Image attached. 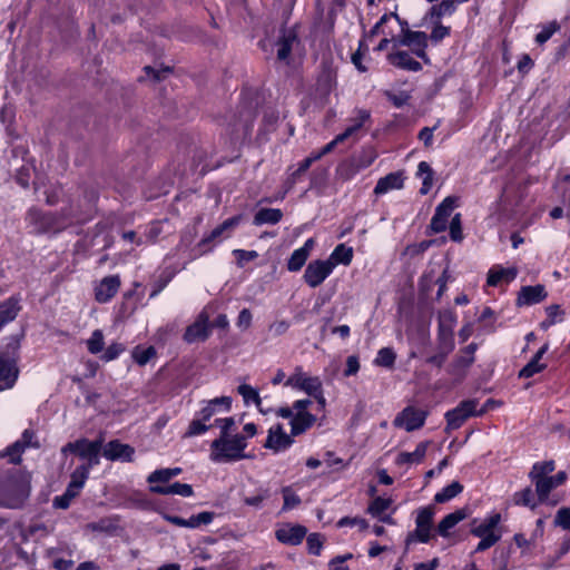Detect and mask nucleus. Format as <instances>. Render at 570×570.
<instances>
[{"label":"nucleus","mask_w":570,"mask_h":570,"mask_svg":"<svg viewBox=\"0 0 570 570\" xmlns=\"http://www.w3.org/2000/svg\"><path fill=\"white\" fill-rule=\"evenodd\" d=\"M456 324V315L450 309L439 314V341L443 344L445 352L450 353L454 347L453 328Z\"/></svg>","instance_id":"obj_14"},{"label":"nucleus","mask_w":570,"mask_h":570,"mask_svg":"<svg viewBox=\"0 0 570 570\" xmlns=\"http://www.w3.org/2000/svg\"><path fill=\"white\" fill-rule=\"evenodd\" d=\"M432 538V528L421 524H415L414 531L410 532L406 537L405 544L410 547L415 542L426 543Z\"/></svg>","instance_id":"obj_43"},{"label":"nucleus","mask_w":570,"mask_h":570,"mask_svg":"<svg viewBox=\"0 0 570 570\" xmlns=\"http://www.w3.org/2000/svg\"><path fill=\"white\" fill-rule=\"evenodd\" d=\"M547 291L543 285L524 286L520 289L517 298L519 306H530L542 302L547 297Z\"/></svg>","instance_id":"obj_25"},{"label":"nucleus","mask_w":570,"mask_h":570,"mask_svg":"<svg viewBox=\"0 0 570 570\" xmlns=\"http://www.w3.org/2000/svg\"><path fill=\"white\" fill-rule=\"evenodd\" d=\"M396 355L390 347H383L377 352L374 363L379 366L391 367L395 362Z\"/></svg>","instance_id":"obj_52"},{"label":"nucleus","mask_w":570,"mask_h":570,"mask_svg":"<svg viewBox=\"0 0 570 570\" xmlns=\"http://www.w3.org/2000/svg\"><path fill=\"white\" fill-rule=\"evenodd\" d=\"M101 450V442L100 441H89L86 439L78 440L73 443H68L63 448V452L70 451L82 459H86L90 462V464L98 463V454Z\"/></svg>","instance_id":"obj_16"},{"label":"nucleus","mask_w":570,"mask_h":570,"mask_svg":"<svg viewBox=\"0 0 570 570\" xmlns=\"http://www.w3.org/2000/svg\"><path fill=\"white\" fill-rule=\"evenodd\" d=\"M312 404L313 401L311 399H302L294 401L291 406L277 410L276 414L278 416L289 420L291 434L293 436L306 432L316 422V416L309 411Z\"/></svg>","instance_id":"obj_6"},{"label":"nucleus","mask_w":570,"mask_h":570,"mask_svg":"<svg viewBox=\"0 0 570 570\" xmlns=\"http://www.w3.org/2000/svg\"><path fill=\"white\" fill-rule=\"evenodd\" d=\"M560 29V26L557 21L549 22L542 26L541 31L535 36V42L539 45H543L547 42L553 33H556Z\"/></svg>","instance_id":"obj_55"},{"label":"nucleus","mask_w":570,"mask_h":570,"mask_svg":"<svg viewBox=\"0 0 570 570\" xmlns=\"http://www.w3.org/2000/svg\"><path fill=\"white\" fill-rule=\"evenodd\" d=\"M502 517L499 512H491L481 519L471 521L470 533L480 539L474 552H481L493 547L502 538Z\"/></svg>","instance_id":"obj_4"},{"label":"nucleus","mask_w":570,"mask_h":570,"mask_svg":"<svg viewBox=\"0 0 570 570\" xmlns=\"http://www.w3.org/2000/svg\"><path fill=\"white\" fill-rule=\"evenodd\" d=\"M215 425L219 428L220 435L219 436H234L233 433L235 428V420L234 417H223L215 420Z\"/></svg>","instance_id":"obj_60"},{"label":"nucleus","mask_w":570,"mask_h":570,"mask_svg":"<svg viewBox=\"0 0 570 570\" xmlns=\"http://www.w3.org/2000/svg\"><path fill=\"white\" fill-rule=\"evenodd\" d=\"M456 202V197L449 196L436 207L430 225L434 233H441L446 229L449 217L458 205Z\"/></svg>","instance_id":"obj_17"},{"label":"nucleus","mask_w":570,"mask_h":570,"mask_svg":"<svg viewBox=\"0 0 570 570\" xmlns=\"http://www.w3.org/2000/svg\"><path fill=\"white\" fill-rule=\"evenodd\" d=\"M433 24L429 39L434 43L442 41L450 36L451 28L441 23V21H430Z\"/></svg>","instance_id":"obj_53"},{"label":"nucleus","mask_w":570,"mask_h":570,"mask_svg":"<svg viewBox=\"0 0 570 570\" xmlns=\"http://www.w3.org/2000/svg\"><path fill=\"white\" fill-rule=\"evenodd\" d=\"M89 475L88 466H79L71 474L70 483L62 495L56 497L53 505L59 509H67L71 501L80 493Z\"/></svg>","instance_id":"obj_7"},{"label":"nucleus","mask_w":570,"mask_h":570,"mask_svg":"<svg viewBox=\"0 0 570 570\" xmlns=\"http://www.w3.org/2000/svg\"><path fill=\"white\" fill-rule=\"evenodd\" d=\"M292 434H287L282 426L277 423L268 429V434L264 443V448L272 450L275 453L287 450L293 444Z\"/></svg>","instance_id":"obj_15"},{"label":"nucleus","mask_w":570,"mask_h":570,"mask_svg":"<svg viewBox=\"0 0 570 570\" xmlns=\"http://www.w3.org/2000/svg\"><path fill=\"white\" fill-rule=\"evenodd\" d=\"M554 470L556 463L553 460L539 461L532 465L528 475L535 488L541 504L550 508L558 505L563 500V494L558 488L568 480L566 471H559L551 475Z\"/></svg>","instance_id":"obj_1"},{"label":"nucleus","mask_w":570,"mask_h":570,"mask_svg":"<svg viewBox=\"0 0 570 570\" xmlns=\"http://www.w3.org/2000/svg\"><path fill=\"white\" fill-rule=\"evenodd\" d=\"M26 220L28 227L32 233H51L58 232L63 228V224L59 223L58 218L50 213H42L39 209H30L27 214Z\"/></svg>","instance_id":"obj_8"},{"label":"nucleus","mask_w":570,"mask_h":570,"mask_svg":"<svg viewBox=\"0 0 570 570\" xmlns=\"http://www.w3.org/2000/svg\"><path fill=\"white\" fill-rule=\"evenodd\" d=\"M389 61L395 67L410 71H419L422 68L421 63L414 60L406 51L390 53Z\"/></svg>","instance_id":"obj_36"},{"label":"nucleus","mask_w":570,"mask_h":570,"mask_svg":"<svg viewBox=\"0 0 570 570\" xmlns=\"http://www.w3.org/2000/svg\"><path fill=\"white\" fill-rule=\"evenodd\" d=\"M181 473L180 468H165V469H158L151 472L148 478L147 482L151 485H165V483L169 482L175 476L179 475Z\"/></svg>","instance_id":"obj_38"},{"label":"nucleus","mask_w":570,"mask_h":570,"mask_svg":"<svg viewBox=\"0 0 570 570\" xmlns=\"http://www.w3.org/2000/svg\"><path fill=\"white\" fill-rule=\"evenodd\" d=\"M428 445L429 442H421L413 452L399 453L395 463L400 466L421 463L426 454Z\"/></svg>","instance_id":"obj_35"},{"label":"nucleus","mask_w":570,"mask_h":570,"mask_svg":"<svg viewBox=\"0 0 570 570\" xmlns=\"http://www.w3.org/2000/svg\"><path fill=\"white\" fill-rule=\"evenodd\" d=\"M392 504V499L390 498H375L367 511L370 514H372L373 517H381Z\"/></svg>","instance_id":"obj_51"},{"label":"nucleus","mask_w":570,"mask_h":570,"mask_svg":"<svg viewBox=\"0 0 570 570\" xmlns=\"http://www.w3.org/2000/svg\"><path fill=\"white\" fill-rule=\"evenodd\" d=\"M284 510L296 508L301 503L299 497L289 488L283 489Z\"/></svg>","instance_id":"obj_62"},{"label":"nucleus","mask_w":570,"mask_h":570,"mask_svg":"<svg viewBox=\"0 0 570 570\" xmlns=\"http://www.w3.org/2000/svg\"><path fill=\"white\" fill-rule=\"evenodd\" d=\"M417 176L422 179V187L420 193L426 195L433 185V171L430 165L425 161H421L417 166Z\"/></svg>","instance_id":"obj_45"},{"label":"nucleus","mask_w":570,"mask_h":570,"mask_svg":"<svg viewBox=\"0 0 570 570\" xmlns=\"http://www.w3.org/2000/svg\"><path fill=\"white\" fill-rule=\"evenodd\" d=\"M150 492L161 495L176 494L184 498H189L194 494L191 485L187 483L175 482L169 485H151L149 487Z\"/></svg>","instance_id":"obj_33"},{"label":"nucleus","mask_w":570,"mask_h":570,"mask_svg":"<svg viewBox=\"0 0 570 570\" xmlns=\"http://www.w3.org/2000/svg\"><path fill=\"white\" fill-rule=\"evenodd\" d=\"M335 72L331 68H326L318 77L317 89L322 91L323 95H327L335 86Z\"/></svg>","instance_id":"obj_49"},{"label":"nucleus","mask_w":570,"mask_h":570,"mask_svg":"<svg viewBox=\"0 0 570 570\" xmlns=\"http://www.w3.org/2000/svg\"><path fill=\"white\" fill-rule=\"evenodd\" d=\"M484 411L485 409L478 411L476 402L473 400L463 401L455 409L446 412L448 428L459 429L468 417L482 414Z\"/></svg>","instance_id":"obj_13"},{"label":"nucleus","mask_w":570,"mask_h":570,"mask_svg":"<svg viewBox=\"0 0 570 570\" xmlns=\"http://www.w3.org/2000/svg\"><path fill=\"white\" fill-rule=\"evenodd\" d=\"M206 422L207 421L203 420L198 413L197 416L190 422L187 435L194 436L205 433L210 428V425H207Z\"/></svg>","instance_id":"obj_58"},{"label":"nucleus","mask_w":570,"mask_h":570,"mask_svg":"<svg viewBox=\"0 0 570 570\" xmlns=\"http://www.w3.org/2000/svg\"><path fill=\"white\" fill-rule=\"evenodd\" d=\"M134 449L118 441L109 442L104 449V456L109 460L131 461Z\"/></svg>","instance_id":"obj_31"},{"label":"nucleus","mask_w":570,"mask_h":570,"mask_svg":"<svg viewBox=\"0 0 570 570\" xmlns=\"http://www.w3.org/2000/svg\"><path fill=\"white\" fill-rule=\"evenodd\" d=\"M31 435L26 431L22 435V441H17L11 446H9L3 453L2 456H7L9 462L16 463L20 459V454L23 450V446L30 443Z\"/></svg>","instance_id":"obj_44"},{"label":"nucleus","mask_w":570,"mask_h":570,"mask_svg":"<svg viewBox=\"0 0 570 570\" xmlns=\"http://www.w3.org/2000/svg\"><path fill=\"white\" fill-rule=\"evenodd\" d=\"M330 147H331V146H330V145H327V146L323 149V151H322L321 154H316V155H314V156H309V157L305 158V159L301 163L299 167H298V168H297V169L292 174V178H291V179L288 180V183H287V187H286L285 193H286V191H288V190L293 187V185L295 184L296 177H297V176H299L301 174H303L305 170H307V169H308V167L312 165V163H313V161H315L316 159H318L323 154H326L327 151H330Z\"/></svg>","instance_id":"obj_48"},{"label":"nucleus","mask_w":570,"mask_h":570,"mask_svg":"<svg viewBox=\"0 0 570 570\" xmlns=\"http://www.w3.org/2000/svg\"><path fill=\"white\" fill-rule=\"evenodd\" d=\"M404 184V176L402 173H391L386 175L385 177H382L379 179L375 188L374 194L375 195H384L391 190H397L403 188Z\"/></svg>","instance_id":"obj_30"},{"label":"nucleus","mask_w":570,"mask_h":570,"mask_svg":"<svg viewBox=\"0 0 570 570\" xmlns=\"http://www.w3.org/2000/svg\"><path fill=\"white\" fill-rule=\"evenodd\" d=\"M286 386L294 390L306 393L308 396H313L323 386L322 381L318 376H313L303 371L301 366H297L294 372L288 376L285 382Z\"/></svg>","instance_id":"obj_9"},{"label":"nucleus","mask_w":570,"mask_h":570,"mask_svg":"<svg viewBox=\"0 0 570 570\" xmlns=\"http://www.w3.org/2000/svg\"><path fill=\"white\" fill-rule=\"evenodd\" d=\"M155 354H156V351L153 346H149L146 348L137 346L132 351V357L136 361V363H138L139 365L147 364L151 360V357L155 356Z\"/></svg>","instance_id":"obj_54"},{"label":"nucleus","mask_w":570,"mask_h":570,"mask_svg":"<svg viewBox=\"0 0 570 570\" xmlns=\"http://www.w3.org/2000/svg\"><path fill=\"white\" fill-rule=\"evenodd\" d=\"M237 392L239 393V395H242L244 403L246 405L253 403L262 413L264 412L262 409V399L259 396L258 391L255 387L248 384H240L237 387Z\"/></svg>","instance_id":"obj_42"},{"label":"nucleus","mask_w":570,"mask_h":570,"mask_svg":"<svg viewBox=\"0 0 570 570\" xmlns=\"http://www.w3.org/2000/svg\"><path fill=\"white\" fill-rule=\"evenodd\" d=\"M512 501L515 505L525 507L532 511L542 505L535 489L532 490L530 487L517 491L512 497Z\"/></svg>","instance_id":"obj_34"},{"label":"nucleus","mask_w":570,"mask_h":570,"mask_svg":"<svg viewBox=\"0 0 570 570\" xmlns=\"http://www.w3.org/2000/svg\"><path fill=\"white\" fill-rule=\"evenodd\" d=\"M215 514L209 511L200 512L196 515H191L188 519H183L176 515L164 514V519L175 525L196 529L202 525H207L213 522Z\"/></svg>","instance_id":"obj_21"},{"label":"nucleus","mask_w":570,"mask_h":570,"mask_svg":"<svg viewBox=\"0 0 570 570\" xmlns=\"http://www.w3.org/2000/svg\"><path fill=\"white\" fill-rule=\"evenodd\" d=\"M337 527L338 528H344V527H355L357 528L360 531H364L368 528V523L365 519L363 518H357V517H354V518H350V517H344L342 519H340L337 521Z\"/></svg>","instance_id":"obj_57"},{"label":"nucleus","mask_w":570,"mask_h":570,"mask_svg":"<svg viewBox=\"0 0 570 570\" xmlns=\"http://www.w3.org/2000/svg\"><path fill=\"white\" fill-rule=\"evenodd\" d=\"M434 510L431 507L421 508L416 512L415 524L433 525Z\"/></svg>","instance_id":"obj_56"},{"label":"nucleus","mask_w":570,"mask_h":570,"mask_svg":"<svg viewBox=\"0 0 570 570\" xmlns=\"http://www.w3.org/2000/svg\"><path fill=\"white\" fill-rule=\"evenodd\" d=\"M125 351V346L121 343L115 342L111 343L104 354L101 355V360L105 362H110L116 360L122 352Z\"/></svg>","instance_id":"obj_61"},{"label":"nucleus","mask_w":570,"mask_h":570,"mask_svg":"<svg viewBox=\"0 0 570 570\" xmlns=\"http://www.w3.org/2000/svg\"><path fill=\"white\" fill-rule=\"evenodd\" d=\"M283 217V213L281 209L276 208H263L258 210L254 217L255 225L263 224H276Z\"/></svg>","instance_id":"obj_40"},{"label":"nucleus","mask_w":570,"mask_h":570,"mask_svg":"<svg viewBox=\"0 0 570 570\" xmlns=\"http://www.w3.org/2000/svg\"><path fill=\"white\" fill-rule=\"evenodd\" d=\"M18 373L16 358L10 355L0 354V392L14 385Z\"/></svg>","instance_id":"obj_18"},{"label":"nucleus","mask_w":570,"mask_h":570,"mask_svg":"<svg viewBox=\"0 0 570 570\" xmlns=\"http://www.w3.org/2000/svg\"><path fill=\"white\" fill-rule=\"evenodd\" d=\"M455 0H443L430 8L425 13L424 20L429 21H441L443 17H450L456 11Z\"/></svg>","instance_id":"obj_32"},{"label":"nucleus","mask_w":570,"mask_h":570,"mask_svg":"<svg viewBox=\"0 0 570 570\" xmlns=\"http://www.w3.org/2000/svg\"><path fill=\"white\" fill-rule=\"evenodd\" d=\"M450 237L454 242H460L463 238L462 228H461V216L456 214L452 217L450 222Z\"/></svg>","instance_id":"obj_63"},{"label":"nucleus","mask_w":570,"mask_h":570,"mask_svg":"<svg viewBox=\"0 0 570 570\" xmlns=\"http://www.w3.org/2000/svg\"><path fill=\"white\" fill-rule=\"evenodd\" d=\"M306 535V529L298 524H285L275 531L276 539L288 546L299 544Z\"/></svg>","instance_id":"obj_23"},{"label":"nucleus","mask_w":570,"mask_h":570,"mask_svg":"<svg viewBox=\"0 0 570 570\" xmlns=\"http://www.w3.org/2000/svg\"><path fill=\"white\" fill-rule=\"evenodd\" d=\"M314 246V238H308L302 247L295 249L287 261V269L289 272H298L305 265Z\"/></svg>","instance_id":"obj_27"},{"label":"nucleus","mask_w":570,"mask_h":570,"mask_svg":"<svg viewBox=\"0 0 570 570\" xmlns=\"http://www.w3.org/2000/svg\"><path fill=\"white\" fill-rule=\"evenodd\" d=\"M428 41L429 36L425 32L413 31L403 26L397 39L399 45L411 48L412 52L425 62H429V58L426 56Z\"/></svg>","instance_id":"obj_10"},{"label":"nucleus","mask_w":570,"mask_h":570,"mask_svg":"<svg viewBox=\"0 0 570 570\" xmlns=\"http://www.w3.org/2000/svg\"><path fill=\"white\" fill-rule=\"evenodd\" d=\"M296 41V36L293 32H286L277 42V58L278 60H286L292 51V46Z\"/></svg>","instance_id":"obj_46"},{"label":"nucleus","mask_w":570,"mask_h":570,"mask_svg":"<svg viewBox=\"0 0 570 570\" xmlns=\"http://www.w3.org/2000/svg\"><path fill=\"white\" fill-rule=\"evenodd\" d=\"M30 493V475L17 471L0 480V505L4 508H19Z\"/></svg>","instance_id":"obj_3"},{"label":"nucleus","mask_w":570,"mask_h":570,"mask_svg":"<svg viewBox=\"0 0 570 570\" xmlns=\"http://www.w3.org/2000/svg\"><path fill=\"white\" fill-rule=\"evenodd\" d=\"M370 119V114L365 110L358 111L357 118L354 124L348 126L344 132L338 135L332 142H342L345 139H362L364 132V125Z\"/></svg>","instance_id":"obj_26"},{"label":"nucleus","mask_w":570,"mask_h":570,"mask_svg":"<svg viewBox=\"0 0 570 570\" xmlns=\"http://www.w3.org/2000/svg\"><path fill=\"white\" fill-rule=\"evenodd\" d=\"M232 409V397L220 396L206 402L205 406L199 411L203 420L209 421L215 414L229 412Z\"/></svg>","instance_id":"obj_28"},{"label":"nucleus","mask_w":570,"mask_h":570,"mask_svg":"<svg viewBox=\"0 0 570 570\" xmlns=\"http://www.w3.org/2000/svg\"><path fill=\"white\" fill-rule=\"evenodd\" d=\"M554 523L562 529L570 530V508L560 509L556 515Z\"/></svg>","instance_id":"obj_64"},{"label":"nucleus","mask_w":570,"mask_h":570,"mask_svg":"<svg viewBox=\"0 0 570 570\" xmlns=\"http://www.w3.org/2000/svg\"><path fill=\"white\" fill-rule=\"evenodd\" d=\"M334 271V263L326 259H315L308 263L303 278L305 283L315 288L320 286Z\"/></svg>","instance_id":"obj_12"},{"label":"nucleus","mask_w":570,"mask_h":570,"mask_svg":"<svg viewBox=\"0 0 570 570\" xmlns=\"http://www.w3.org/2000/svg\"><path fill=\"white\" fill-rule=\"evenodd\" d=\"M210 334L209 317L202 313L197 320L186 328L184 338L187 343L205 341Z\"/></svg>","instance_id":"obj_19"},{"label":"nucleus","mask_w":570,"mask_h":570,"mask_svg":"<svg viewBox=\"0 0 570 570\" xmlns=\"http://www.w3.org/2000/svg\"><path fill=\"white\" fill-rule=\"evenodd\" d=\"M21 296L12 295L0 302V332L2 328L13 322L22 309Z\"/></svg>","instance_id":"obj_20"},{"label":"nucleus","mask_w":570,"mask_h":570,"mask_svg":"<svg viewBox=\"0 0 570 570\" xmlns=\"http://www.w3.org/2000/svg\"><path fill=\"white\" fill-rule=\"evenodd\" d=\"M246 438L239 433H235L234 436H219L210 444L209 459L215 463L239 461L246 458Z\"/></svg>","instance_id":"obj_5"},{"label":"nucleus","mask_w":570,"mask_h":570,"mask_svg":"<svg viewBox=\"0 0 570 570\" xmlns=\"http://www.w3.org/2000/svg\"><path fill=\"white\" fill-rule=\"evenodd\" d=\"M518 271L515 267H503L494 265L488 273L487 284L489 286H498L503 283H510L517 277Z\"/></svg>","instance_id":"obj_29"},{"label":"nucleus","mask_w":570,"mask_h":570,"mask_svg":"<svg viewBox=\"0 0 570 570\" xmlns=\"http://www.w3.org/2000/svg\"><path fill=\"white\" fill-rule=\"evenodd\" d=\"M428 412L415 406H406L394 419L393 425L412 432L421 429L426 420Z\"/></svg>","instance_id":"obj_11"},{"label":"nucleus","mask_w":570,"mask_h":570,"mask_svg":"<svg viewBox=\"0 0 570 570\" xmlns=\"http://www.w3.org/2000/svg\"><path fill=\"white\" fill-rule=\"evenodd\" d=\"M256 116V109L253 101H245L238 108L234 115V124L236 131L243 130L246 132L252 126Z\"/></svg>","instance_id":"obj_22"},{"label":"nucleus","mask_w":570,"mask_h":570,"mask_svg":"<svg viewBox=\"0 0 570 570\" xmlns=\"http://www.w3.org/2000/svg\"><path fill=\"white\" fill-rule=\"evenodd\" d=\"M465 518L466 512L464 510H456L449 513L438 524V533L443 538H448L450 535V530Z\"/></svg>","instance_id":"obj_37"},{"label":"nucleus","mask_w":570,"mask_h":570,"mask_svg":"<svg viewBox=\"0 0 570 570\" xmlns=\"http://www.w3.org/2000/svg\"><path fill=\"white\" fill-rule=\"evenodd\" d=\"M87 348L91 354H98L102 352L105 340L104 334L100 330H95L90 337L86 342Z\"/></svg>","instance_id":"obj_50"},{"label":"nucleus","mask_w":570,"mask_h":570,"mask_svg":"<svg viewBox=\"0 0 570 570\" xmlns=\"http://www.w3.org/2000/svg\"><path fill=\"white\" fill-rule=\"evenodd\" d=\"M462 490H463V487L458 481H454L451 484L443 488L441 491H439L434 495V501L438 503L448 502V501L452 500L454 497H456L458 494H460L462 492Z\"/></svg>","instance_id":"obj_47"},{"label":"nucleus","mask_w":570,"mask_h":570,"mask_svg":"<svg viewBox=\"0 0 570 570\" xmlns=\"http://www.w3.org/2000/svg\"><path fill=\"white\" fill-rule=\"evenodd\" d=\"M492 570H508L509 550H495L492 559Z\"/></svg>","instance_id":"obj_59"},{"label":"nucleus","mask_w":570,"mask_h":570,"mask_svg":"<svg viewBox=\"0 0 570 570\" xmlns=\"http://www.w3.org/2000/svg\"><path fill=\"white\" fill-rule=\"evenodd\" d=\"M353 258V249L352 247H347L344 244L337 245L332 252L327 262L334 263V268L337 264L348 265Z\"/></svg>","instance_id":"obj_41"},{"label":"nucleus","mask_w":570,"mask_h":570,"mask_svg":"<svg viewBox=\"0 0 570 570\" xmlns=\"http://www.w3.org/2000/svg\"><path fill=\"white\" fill-rule=\"evenodd\" d=\"M120 286V279L118 276H107L96 286L95 296L99 303H106L110 301Z\"/></svg>","instance_id":"obj_24"},{"label":"nucleus","mask_w":570,"mask_h":570,"mask_svg":"<svg viewBox=\"0 0 570 570\" xmlns=\"http://www.w3.org/2000/svg\"><path fill=\"white\" fill-rule=\"evenodd\" d=\"M240 216H235L226 219L224 223L214 228L210 234L204 237L196 247L189 250V246L194 242L196 236V232L191 230L183 235L178 249L183 252L185 255L186 262H190L205 253L209 252L213 246L210 245L213 242L223 238L229 237L232 230L239 224Z\"/></svg>","instance_id":"obj_2"},{"label":"nucleus","mask_w":570,"mask_h":570,"mask_svg":"<svg viewBox=\"0 0 570 570\" xmlns=\"http://www.w3.org/2000/svg\"><path fill=\"white\" fill-rule=\"evenodd\" d=\"M549 348L548 344H544L533 356V358L520 371L521 377H531L534 374L541 372L546 368V365L540 363L542 356L547 353Z\"/></svg>","instance_id":"obj_39"}]
</instances>
